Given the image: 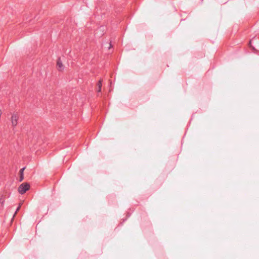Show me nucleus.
<instances>
[{
	"mask_svg": "<svg viewBox=\"0 0 259 259\" xmlns=\"http://www.w3.org/2000/svg\"><path fill=\"white\" fill-rule=\"evenodd\" d=\"M30 185L27 183H24L21 184L18 188V192L21 194H24L29 189Z\"/></svg>",
	"mask_w": 259,
	"mask_h": 259,
	"instance_id": "1",
	"label": "nucleus"
},
{
	"mask_svg": "<svg viewBox=\"0 0 259 259\" xmlns=\"http://www.w3.org/2000/svg\"><path fill=\"white\" fill-rule=\"evenodd\" d=\"M18 116L16 114H13L11 116V122L14 127H15L18 123Z\"/></svg>",
	"mask_w": 259,
	"mask_h": 259,
	"instance_id": "2",
	"label": "nucleus"
},
{
	"mask_svg": "<svg viewBox=\"0 0 259 259\" xmlns=\"http://www.w3.org/2000/svg\"><path fill=\"white\" fill-rule=\"evenodd\" d=\"M57 66L59 70H62L64 69L63 65L60 58L57 59Z\"/></svg>",
	"mask_w": 259,
	"mask_h": 259,
	"instance_id": "3",
	"label": "nucleus"
},
{
	"mask_svg": "<svg viewBox=\"0 0 259 259\" xmlns=\"http://www.w3.org/2000/svg\"><path fill=\"white\" fill-rule=\"evenodd\" d=\"M25 167H24L23 168H21L20 170V171H19V173H20V179H19V181L20 182H21L24 179V170L25 169Z\"/></svg>",
	"mask_w": 259,
	"mask_h": 259,
	"instance_id": "4",
	"label": "nucleus"
},
{
	"mask_svg": "<svg viewBox=\"0 0 259 259\" xmlns=\"http://www.w3.org/2000/svg\"><path fill=\"white\" fill-rule=\"evenodd\" d=\"M97 86H98V90H97L98 92H101V89H102V81L101 80L99 81Z\"/></svg>",
	"mask_w": 259,
	"mask_h": 259,
	"instance_id": "5",
	"label": "nucleus"
},
{
	"mask_svg": "<svg viewBox=\"0 0 259 259\" xmlns=\"http://www.w3.org/2000/svg\"><path fill=\"white\" fill-rule=\"evenodd\" d=\"M21 207V205H19V206L17 207L16 210L15 211V212L13 215V217L15 216V215L17 213V211H19V209Z\"/></svg>",
	"mask_w": 259,
	"mask_h": 259,
	"instance_id": "6",
	"label": "nucleus"
},
{
	"mask_svg": "<svg viewBox=\"0 0 259 259\" xmlns=\"http://www.w3.org/2000/svg\"><path fill=\"white\" fill-rule=\"evenodd\" d=\"M0 202H1V203L2 204L4 203V201H3V200H2V199H0Z\"/></svg>",
	"mask_w": 259,
	"mask_h": 259,
	"instance_id": "7",
	"label": "nucleus"
},
{
	"mask_svg": "<svg viewBox=\"0 0 259 259\" xmlns=\"http://www.w3.org/2000/svg\"><path fill=\"white\" fill-rule=\"evenodd\" d=\"M100 29H103V27H100Z\"/></svg>",
	"mask_w": 259,
	"mask_h": 259,
	"instance_id": "8",
	"label": "nucleus"
}]
</instances>
